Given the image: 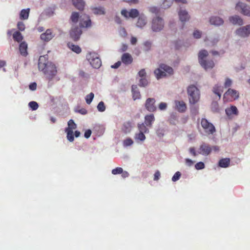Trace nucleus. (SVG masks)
I'll return each instance as SVG.
<instances>
[{
  "label": "nucleus",
  "mask_w": 250,
  "mask_h": 250,
  "mask_svg": "<svg viewBox=\"0 0 250 250\" xmlns=\"http://www.w3.org/2000/svg\"><path fill=\"white\" fill-rule=\"evenodd\" d=\"M38 67L39 69L42 71L49 80L52 79L57 74V71L55 65L51 62H49L45 56H42L39 58Z\"/></svg>",
  "instance_id": "1"
},
{
  "label": "nucleus",
  "mask_w": 250,
  "mask_h": 250,
  "mask_svg": "<svg viewBox=\"0 0 250 250\" xmlns=\"http://www.w3.org/2000/svg\"><path fill=\"white\" fill-rule=\"evenodd\" d=\"M208 55V51L202 49L198 53V61L200 64L205 70L212 69L214 67L215 64L213 60H206L205 59Z\"/></svg>",
  "instance_id": "2"
},
{
  "label": "nucleus",
  "mask_w": 250,
  "mask_h": 250,
  "mask_svg": "<svg viewBox=\"0 0 250 250\" xmlns=\"http://www.w3.org/2000/svg\"><path fill=\"white\" fill-rule=\"evenodd\" d=\"M189 102L194 104L197 103L200 97L199 90L194 85H189L187 89Z\"/></svg>",
  "instance_id": "3"
},
{
  "label": "nucleus",
  "mask_w": 250,
  "mask_h": 250,
  "mask_svg": "<svg viewBox=\"0 0 250 250\" xmlns=\"http://www.w3.org/2000/svg\"><path fill=\"white\" fill-rule=\"evenodd\" d=\"M173 72V70L172 67L165 64H161L160 65V67L154 71V74L157 79H160L166 76L167 73L168 75L172 74Z\"/></svg>",
  "instance_id": "4"
},
{
  "label": "nucleus",
  "mask_w": 250,
  "mask_h": 250,
  "mask_svg": "<svg viewBox=\"0 0 250 250\" xmlns=\"http://www.w3.org/2000/svg\"><path fill=\"white\" fill-rule=\"evenodd\" d=\"M86 59L93 68H99L101 66L102 62L97 54L89 52L86 56Z\"/></svg>",
  "instance_id": "5"
},
{
  "label": "nucleus",
  "mask_w": 250,
  "mask_h": 250,
  "mask_svg": "<svg viewBox=\"0 0 250 250\" xmlns=\"http://www.w3.org/2000/svg\"><path fill=\"white\" fill-rule=\"evenodd\" d=\"M201 125L205 133L208 135H212L216 132V129L214 125L206 118L201 119Z\"/></svg>",
  "instance_id": "6"
},
{
  "label": "nucleus",
  "mask_w": 250,
  "mask_h": 250,
  "mask_svg": "<svg viewBox=\"0 0 250 250\" xmlns=\"http://www.w3.org/2000/svg\"><path fill=\"white\" fill-rule=\"evenodd\" d=\"M239 97V93L238 91L233 89L229 88L224 93L223 99L226 102H231L238 99Z\"/></svg>",
  "instance_id": "7"
},
{
  "label": "nucleus",
  "mask_w": 250,
  "mask_h": 250,
  "mask_svg": "<svg viewBox=\"0 0 250 250\" xmlns=\"http://www.w3.org/2000/svg\"><path fill=\"white\" fill-rule=\"evenodd\" d=\"M235 8L243 15L250 17V6L246 3L239 2L236 4Z\"/></svg>",
  "instance_id": "8"
},
{
  "label": "nucleus",
  "mask_w": 250,
  "mask_h": 250,
  "mask_svg": "<svg viewBox=\"0 0 250 250\" xmlns=\"http://www.w3.org/2000/svg\"><path fill=\"white\" fill-rule=\"evenodd\" d=\"M164 21L160 17L154 18L152 22V29L154 32L161 31L164 27Z\"/></svg>",
  "instance_id": "9"
},
{
  "label": "nucleus",
  "mask_w": 250,
  "mask_h": 250,
  "mask_svg": "<svg viewBox=\"0 0 250 250\" xmlns=\"http://www.w3.org/2000/svg\"><path fill=\"white\" fill-rule=\"evenodd\" d=\"M82 33V31L78 27H72L70 31V36L74 41H78Z\"/></svg>",
  "instance_id": "10"
},
{
  "label": "nucleus",
  "mask_w": 250,
  "mask_h": 250,
  "mask_svg": "<svg viewBox=\"0 0 250 250\" xmlns=\"http://www.w3.org/2000/svg\"><path fill=\"white\" fill-rule=\"evenodd\" d=\"M211 146L208 144L203 143L200 146L199 153L203 155L208 156L211 153Z\"/></svg>",
  "instance_id": "11"
},
{
  "label": "nucleus",
  "mask_w": 250,
  "mask_h": 250,
  "mask_svg": "<svg viewBox=\"0 0 250 250\" xmlns=\"http://www.w3.org/2000/svg\"><path fill=\"white\" fill-rule=\"evenodd\" d=\"M155 100L154 98H148L146 99L145 103V107L149 112H153L156 109V107L154 105Z\"/></svg>",
  "instance_id": "12"
},
{
  "label": "nucleus",
  "mask_w": 250,
  "mask_h": 250,
  "mask_svg": "<svg viewBox=\"0 0 250 250\" xmlns=\"http://www.w3.org/2000/svg\"><path fill=\"white\" fill-rule=\"evenodd\" d=\"M236 34L242 37H248L250 34V24L240 28L236 31Z\"/></svg>",
  "instance_id": "13"
},
{
  "label": "nucleus",
  "mask_w": 250,
  "mask_h": 250,
  "mask_svg": "<svg viewBox=\"0 0 250 250\" xmlns=\"http://www.w3.org/2000/svg\"><path fill=\"white\" fill-rule=\"evenodd\" d=\"M175 109L179 112H184L187 109V105L183 101H175Z\"/></svg>",
  "instance_id": "14"
},
{
  "label": "nucleus",
  "mask_w": 250,
  "mask_h": 250,
  "mask_svg": "<svg viewBox=\"0 0 250 250\" xmlns=\"http://www.w3.org/2000/svg\"><path fill=\"white\" fill-rule=\"evenodd\" d=\"M121 60L123 63L128 65L132 62L133 58L128 53H125L122 56Z\"/></svg>",
  "instance_id": "15"
},
{
  "label": "nucleus",
  "mask_w": 250,
  "mask_h": 250,
  "mask_svg": "<svg viewBox=\"0 0 250 250\" xmlns=\"http://www.w3.org/2000/svg\"><path fill=\"white\" fill-rule=\"evenodd\" d=\"M53 37L51 30L47 29L45 33L41 35V39L44 42H48L51 40Z\"/></svg>",
  "instance_id": "16"
},
{
  "label": "nucleus",
  "mask_w": 250,
  "mask_h": 250,
  "mask_svg": "<svg viewBox=\"0 0 250 250\" xmlns=\"http://www.w3.org/2000/svg\"><path fill=\"white\" fill-rule=\"evenodd\" d=\"M229 21L234 25H241L243 24V20L237 15L230 17L229 18Z\"/></svg>",
  "instance_id": "17"
},
{
  "label": "nucleus",
  "mask_w": 250,
  "mask_h": 250,
  "mask_svg": "<svg viewBox=\"0 0 250 250\" xmlns=\"http://www.w3.org/2000/svg\"><path fill=\"white\" fill-rule=\"evenodd\" d=\"M227 115L230 117L232 115H237L238 114V110L237 107L234 105H231L225 110Z\"/></svg>",
  "instance_id": "18"
},
{
  "label": "nucleus",
  "mask_w": 250,
  "mask_h": 250,
  "mask_svg": "<svg viewBox=\"0 0 250 250\" xmlns=\"http://www.w3.org/2000/svg\"><path fill=\"white\" fill-rule=\"evenodd\" d=\"M155 121V117L153 114L147 115L145 117L144 124L148 127L152 126L153 123Z\"/></svg>",
  "instance_id": "19"
},
{
  "label": "nucleus",
  "mask_w": 250,
  "mask_h": 250,
  "mask_svg": "<svg viewBox=\"0 0 250 250\" xmlns=\"http://www.w3.org/2000/svg\"><path fill=\"white\" fill-rule=\"evenodd\" d=\"M176 2H181L186 3V0H174ZM173 0H165L162 5V8L167 9L169 8L172 4Z\"/></svg>",
  "instance_id": "20"
},
{
  "label": "nucleus",
  "mask_w": 250,
  "mask_h": 250,
  "mask_svg": "<svg viewBox=\"0 0 250 250\" xmlns=\"http://www.w3.org/2000/svg\"><path fill=\"white\" fill-rule=\"evenodd\" d=\"M178 15L180 20L183 22L188 21L190 18L188 12L186 10H180L178 13Z\"/></svg>",
  "instance_id": "21"
},
{
  "label": "nucleus",
  "mask_w": 250,
  "mask_h": 250,
  "mask_svg": "<svg viewBox=\"0 0 250 250\" xmlns=\"http://www.w3.org/2000/svg\"><path fill=\"white\" fill-rule=\"evenodd\" d=\"M132 98L135 101L141 98L140 92L136 85H133L131 89Z\"/></svg>",
  "instance_id": "22"
},
{
  "label": "nucleus",
  "mask_w": 250,
  "mask_h": 250,
  "mask_svg": "<svg viewBox=\"0 0 250 250\" xmlns=\"http://www.w3.org/2000/svg\"><path fill=\"white\" fill-rule=\"evenodd\" d=\"M91 21L89 19V17L86 15H84L83 20H81L80 24L81 27H88L91 26Z\"/></svg>",
  "instance_id": "23"
},
{
  "label": "nucleus",
  "mask_w": 250,
  "mask_h": 250,
  "mask_svg": "<svg viewBox=\"0 0 250 250\" xmlns=\"http://www.w3.org/2000/svg\"><path fill=\"white\" fill-rule=\"evenodd\" d=\"M27 44L25 42H21L19 46V50L21 54L23 56H26L27 55Z\"/></svg>",
  "instance_id": "24"
},
{
  "label": "nucleus",
  "mask_w": 250,
  "mask_h": 250,
  "mask_svg": "<svg viewBox=\"0 0 250 250\" xmlns=\"http://www.w3.org/2000/svg\"><path fill=\"white\" fill-rule=\"evenodd\" d=\"M74 6L79 10H83L84 7L83 0H72Z\"/></svg>",
  "instance_id": "25"
},
{
  "label": "nucleus",
  "mask_w": 250,
  "mask_h": 250,
  "mask_svg": "<svg viewBox=\"0 0 250 250\" xmlns=\"http://www.w3.org/2000/svg\"><path fill=\"white\" fill-rule=\"evenodd\" d=\"M210 22L211 24L220 25L223 23L224 21L222 19L218 17H212L210 19Z\"/></svg>",
  "instance_id": "26"
},
{
  "label": "nucleus",
  "mask_w": 250,
  "mask_h": 250,
  "mask_svg": "<svg viewBox=\"0 0 250 250\" xmlns=\"http://www.w3.org/2000/svg\"><path fill=\"white\" fill-rule=\"evenodd\" d=\"M230 161L229 158H222L219 161L218 165L221 167L226 168L229 166Z\"/></svg>",
  "instance_id": "27"
},
{
  "label": "nucleus",
  "mask_w": 250,
  "mask_h": 250,
  "mask_svg": "<svg viewBox=\"0 0 250 250\" xmlns=\"http://www.w3.org/2000/svg\"><path fill=\"white\" fill-rule=\"evenodd\" d=\"M67 45L72 51L77 54H79L82 52V49L79 46L75 45L72 42H69L67 43Z\"/></svg>",
  "instance_id": "28"
},
{
  "label": "nucleus",
  "mask_w": 250,
  "mask_h": 250,
  "mask_svg": "<svg viewBox=\"0 0 250 250\" xmlns=\"http://www.w3.org/2000/svg\"><path fill=\"white\" fill-rule=\"evenodd\" d=\"M212 91L213 93L218 96L219 98L220 99L222 93L223 92V87L218 84H215L213 87Z\"/></svg>",
  "instance_id": "29"
},
{
  "label": "nucleus",
  "mask_w": 250,
  "mask_h": 250,
  "mask_svg": "<svg viewBox=\"0 0 250 250\" xmlns=\"http://www.w3.org/2000/svg\"><path fill=\"white\" fill-rule=\"evenodd\" d=\"M30 12V9L27 8L25 9H22L21 11L20 14V18L21 20H27L28 18L29 14Z\"/></svg>",
  "instance_id": "30"
},
{
  "label": "nucleus",
  "mask_w": 250,
  "mask_h": 250,
  "mask_svg": "<svg viewBox=\"0 0 250 250\" xmlns=\"http://www.w3.org/2000/svg\"><path fill=\"white\" fill-rule=\"evenodd\" d=\"M146 18L141 16L139 17L136 25L138 27L142 28L146 24Z\"/></svg>",
  "instance_id": "31"
},
{
  "label": "nucleus",
  "mask_w": 250,
  "mask_h": 250,
  "mask_svg": "<svg viewBox=\"0 0 250 250\" xmlns=\"http://www.w3.org/2000/svg\"><path fill=\"white\" fill-rule=\"evenodd\" d=\"M131 127V122H126L124 123L122 129L125 133H127L130 131Z\"/></svg>",
  "instance_id": "32"
},
{
  "label": "nucleus",
  "mask_w": 250,
  "mask_h": 250,
  "mask_svg": "<svg viewBox=\"0 0 250 250\" xmlns=\"http://www.w3.org/2000/svg\"><path fill=\"white\" fill-rule=\"evenodd\" d=\"M138 128L140 132L146 133L149 131L148 129L146 127V125L144 123L139 124L138 125Z\"/></svg>",
  "instance_id": "33"
},
{
  "label": "nucleus",
  "mask_w": 250,
  "mask_h": 250,
  "mask_svg": "<svg viewBox=\"0 0 250 250\" xmlns=\"http://www.w3.org/2000/svg\"><path fill=\"white\" fill-rule=\"evenodd\" d=\"M13 37L15 41L19 42H21L23 39L22 35L19 31L15 32L13 35Z\"/></svg>",
  "instance_id": "34"
},
{
  "label": "nucleus",
  "mask_w": 250,
  "mask_h": 250,
  "mask_svg": "<svg viewBox=\"0 0 250 250\" xmlns=\"http://www.w3.org/2000/svg\"><path fill=\"white\" fill-rule=\"evenodd\" d=\"M92 10L93 12L97 15H104L105 13L104 9L102 7L94 8Z\"/></svg>",
  "instance_id": "35"
},
{
  "label": "nucleus",
  "mask_w": 250,
  "mask_h": 250,
  "mask_svg": "<svg viewBox=\"0 0 250 250\" xmlns=\"http://www.w3.org/2000/svg\"><path fill=\"white\" fill-rule=\"evenodd\" d=\"M129 17L132 18H136L139 15V12L136 9H131L128 12Z\"/></svg>",
  "instance_id": "36"
},
{
  "label": "nucleus",
  "mask_w": 250,
  "mask_h": 250,
  "mask_svg": "<svg viewBox=\"0 0 250 250\" xmlns=\"http://www.w3.org/2000/svg\"><path fill=\"white\" fill-rule=\"evenodd\" d=\"M68 127L65 128L66 130H73V129H75L77 127L76 124L74 123V121L72 119L70 120L68 122Z\"/></svg>",
  "instance_id": "37"
},
{
  "label": "nucleus",
  "mask_w": 250,
  "mask_h": 250,
  "mask_svg": "<svg viewBox=\"0 0 250 250\" xmlns=\"http://www.w3.org/2000/svg\"><path fill=\"white\" fill-rule=\"evenodd\" d=\"M65 132L67 133V139H68V140L70 142H73V141L74 140V136H73V130H70L69 129V130L65 129Z\"/></svg>",
  "instance_id": "38"
},
{
  "label": "nucleus",
  "mask_w": 250,
  "mask_h": 250,
  "mask_svg": "<svg viewBox=\"0 0 250 250\" xmlns=\"http://www.w3.org/2000/svg\"><path fill=\"white\" fill-rule=\"evenodd\" d=\"M144 134L140 132L138 133H136L135 135V139L141 141H144L146 139V136Z\"/></svg>",
  "instance_id": "39"
},
{
  "label": "nucleus",
  "mask_w": 250,
  "mask_h": 250,
  "mask_svg": "<svg viewBox=\"0 0 250 250\" xmlns=\"http://www.w3.org/2000/svg\"><path fill=\"white\" fill-rule=\"evenodd\" d=\"M79 18V15L78 13L73 12L72 13V15L71 16V20L73 22H74V23L77 22L78 21Z\"/></svg>",
  "instance_id": "40"
},
{
  "label": "nucleus",
  "mask_w": 250,
  "mask_h": 250,
  "mask_svg": "<svg viewBox=\"0 0 250 250\" xmlns=\"http://www.w3.org/2000/svg\"><path fill=\"white\" fill-rule=\"evenodd\" d=\"M28 105L33 110H36L39 107V105L36 102L32 101L29 102Z\"/></svg>",
  "instance_id": "41"
},
{
  "label": "nucleus",
  "mask_w": 250,
  "mask_h": 250,
  "mask_svg": "<svg viewBox=\"0 0 250 250\" xmlns=\"http://www.w3.org/2000/svg\"><path fill=\"white\" fill-rule=\"evenodd\" d=\"M94 94L92 92H91L90 94L86 95V96L85 97V101H86V103L87 104H90L91 103V102L92 101V100L94 98Z\"/></svg>",
  "instance_id": "42"
},
{
  "label": "nucleus",
  "mask_w": 250,
  "mask_h": 250,
  "mask_svg": "<svg viewBox=\"0 0 250 250\" xmlns=\"http://www.w3.org/2000/svg\"><path fill=\"white\" fill-rule=\"evenodd\" d=\"M97 109L100 112H103L105 110V106L103 102H100L97 105Z\"/></svg>",
  "instance_id": "43"
},
{
  "label": "nucleus",
  "mask_w": 250,
  "mask_h": 250,
  "mask_svg": "<svg viewBox=\"0 0 250 250\" xmlns=\"http://www.w3.org/2000/svg\"><path fill=\"white\" fill-rule=\"evenodd\" d=\"M148 84L147 80L146 78H141L139 81V86L145 87Z\"/></svg>",
  "instance_id": "44"
},
{
  "label": "nucleus",
  "mask_w": 250,
  "mask_h": 250,
  "mask_svg": "<svg viewBox=\"0 0 250 250\" xmlns=\"http://www.w3.org/2000/svg\"><path fill=\"white\" fill-rule=\"evenodd\" d=\"M232 84V81L231 79H230L229 78H226L225 79V82L224 83V86L225 87V88H228V87H229L230 86H231Z\"/></svg>",
  "instance_id": "45"
},
{
  "label": "nucleus",
  "mask_w": 250,
  "mask_h": 250,
  "mask_svg": "<svg viewBox=\"0 0 250 250\" xmlns=\"http://www.w3.org/2000/svg\"><path fill=\"white\" fill-rule=\"evenodd\" d=\"M123 169L122 167H118L112 170V174L116 175L121 174L123 172Z\"/></svg>",
  "instance_id": "46"
},
{
  "label": "nucleus",
  "mask_w": 250,
  "mask_h": 250,
  "mask_svg": "<svg viewBox=\"0 0 250 250\" xmlns=\"http://www.w3.org/2000/svg\"><path fill=\"white\" fill-rule=\"evenodd\" d=\"M133 143V141L130 138H127L124 141L123 144L124 146H131Z\"/></svg>",
  "instance_id": "47"
},
{
  "label": "nucleus",
  "mask_w": 250,
  "mask_h": 250,
  "mask_svg": "<svg viewBox=\"0 0 250 250\" xmlns=\"http://www.w3.org/2000/svg\"><path fill=\"white\" fill-rule=\"evenodd\" d=\"M195 167L197 170L202 169L205 168V164L202 162H198L195 165Z\"/></svg>",
  "instance_id": "48"
},
{
  "label": "nucleus",
  "mask_w": 250,
  "mask_h": 250,
  "mask_svg": "<svg viewBox=\"0 0 250 250\" xmlns=\"http://www.w3.org/2000/svg\"><path fill=\"white\" fill-rule=\"evenodd\" d=\"M181 175V173L179 171L176 172L174 175L173 176L172 178V180L173 182H175L179 179L180 176Z\"/></svg>",
  "instance_id": "49"
},
{
  "label": "nucleus",
  "mask_w": 250,
  "mask_h": 250,
  "mask_svg": "<svg viewBox=\"0 0 250 250\" xmlns=\"http://www.w3.org/2000/svg\"><path fill=\"white\" fill-rule=\"evenodd\" d=\"M17 27L19 30L22 31L25 29V24L22 21H19L17 24Z\"/></svg>",
  "instance_id": "50"
},
{
  "label": "nucleus",
  "mask_w": 250,
  "mask_h": 250,
  "mask_svg": "<svg viewBox=\"0 0 250 250\" xmlns=\"http://www.w3.org/2000/svg\"><path fill=\"white\" fill-rule=\"evenodd\" d=\"M193 37L196 39H199L201 37V32L198 30H195L193 34Z\"/></svg>",
  "instance_id": "51"
},
{
  "label": "nucleus",
  "mask_w": 250,
  "mask_h": 250,
  "mask_svg": "<svg viewBox=\"0 0 250 250\" xmlns=\"http://www.w3.org/2000/svg\"><path fill=\"white\" fill-rule=\"evenodd\" d=\"M138 75L141 78H146V72L145 69H142L139 72Z\"/></svg>",
  "instance_id": "52"
},
{
  "label": "nucleus",
  "mask_w": 250,
  "mask_h": 250,
  "mask_svg": "<svg viewBox=\"0 0 250 250\" xmlns=\"http://www.w3.org/2000/svg\"><path fill=\"white\" fill-rule=\"evenodd\" d=\"M167 107V104L166 103L162 102L159 104V108L160 110H165Z\"/></svg>",
  "instance_id": "53"
},
{
  "label": "nucleus",
  "mask_w": 250,
  "mask_h": 250,
  "mask_svg": "<svg viewBox=\"0 0 250 250\" xmlns=\"http://www.w3.org/2000/svg\"><path fill=\"white\" fill-rule=\"evenodd\" d=\"M144 46L146 47V51H148L150 49L151 43L150 42L146 41L144 42Z\"/></svg>",
  "instance_id": "54"
},
{
  "label": "nucleus",
  "mask_w": 250,
  "mask_h": 250,
  "mask_svg": "<svg viewBox=\"0 0 250 250\" xmlns=\"http://www.w3.org/2000/svg\"><path fill=\"white\" fill-rule=\"evenodd\" d=\"M160 177V172L159 171L157 170L154 175V180L157 181L159 179Z\"/></svg>",
  "instance_id": "55"
},
{
  "label": "nucleus",
  "mask_w": 250,
  "mask_h": 250,
  "mask_svg": "<svg viewBox=\"0 0 250 250\" xmlns=\"http://www.w3.org/2000/svg\"><path fill=\"white\" fill-rule=\"evenodd\" d=\"M91 130L90 129H87L84 133V137L86 139L89 138L91 134Z\"/></svg>",
  "instance_id": "56"
},
{
  "label": "nucleus",
  "mask_w": 250,
  "mask_h": 250,
  "mask_svg": "<svg viewBox=\"0 0 250 250\" xmlns=\"http://www.w3.org/2000/svg\"><path fill=\"white\" fill-rule=\"evenodd\" d=\"M121 14L123 16H124L126 18H128L129 17L128 12L125 9L122 10L121 11Z\"/></svg>",
  "instance_id": "57"
},
{
  "label": "nucleus",
  "mask_w": 250,
  "mask_h": 250,
  "mask_svg": "<svg viewBox=\"0 0 250 250\" xmlns=\"http://www.w3.org/2000/svg\"><path fill=\"white\" fill-rule=\"evenodd\" d=\"M29 88L31 90H35L37 88V83H32L29 84Z\"/></svg>",
  "instance_id": "58"
},
{
  "label": "nucleus",
  "mask_w": 250,
  "mask_h": 250,
  "mask_svg": "<svg viewBox=\"0 0 250 250\" xmlns=\"http://www.w3.org/2000/svg\"><path fill=\"white\" fill-rule=\"evenodd\" d=\"M219 41V39L218 38H214L210 41L211 46H213L215 45Z\"/></svg>",
  "instance_id": "59"
},
{
  "label": "nucleus",
  "mask_w": 250,
  "mask_h": 250,
  "mask_svg": "<svg viewBox=\"0 0 250 250\" xmlns=\"http://www.w3.org/2000/svg\"><path fill=\"white\" fill-rule=\"evenodd\" d=\"M76 111L82 115H85L86 114H87V110L83 108L77 110Z\"/></svg>",
  "instance_id": "60"
},
{
  "label": "nucleus",
  "mask_w": 250,
  "mask_h": 250,
  "mask_svg": "<svg viewBox=\"0 0 250 250\" xmlns=\"http://www.w3.org/2000/svg\"><path fill=\"white\" fill-rule=\"evenodd\" d=\"M191 112L192 114L196 115L198 114V108L194 107L191 109Z\"/></svg>",
  "instance_id": "61"
},
{
  "label": "nucleus",
  "mask_w": 250,
  "mask_h": 250,
  "mask_svg": "<svg viewBox=\"0 0 250 250\" xmlns=\"http://www.w3.org/2000/svg\"><path fill=\"white\" fill-rule=\"evenodd\" d=\"M186 164L188 166H191L193 164V161H192L191 159H186L185 160Z\"/></svg>",
  "instance_id": "62"
},
{
  "label": "nucleus",
  "mask_w": 250,
  "mask_h": 250,
  "mask_svg": "<svg viewBox=\"0 0 250 250\" xmlns=\"http://www.w3.org/2000/svg\"><path fill=\"white\" fill-rule=\"evenodd\" d=\"M121 64V62L120 61H118L115 63L113 65H111V68H118Z\"/></svg>",
  "instance_id": "63"
},
{
  "label": "nucleus",
  "mask_w": 250,
  "mask_h": 250,
  "mask_svg": "<svg viewBox=\"0 0 250 250\" xmlns=\"http://www.w3.org/2000/svg\"><path fill=\"white\" fill-rule=\"evenodd\" d=\"M189 151L193 156H196L197 155V153L194 147H190L189 149Z\"/></svg>",
  "instance_id": "64"
}]
</instances>
